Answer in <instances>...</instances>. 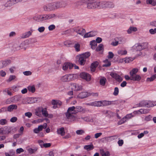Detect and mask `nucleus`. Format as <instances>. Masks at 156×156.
<instances>
[{
    "mask_svg": "<svg viewBox=\"0 0 156 156\" xmlns=\"http://www.w3.org/2000/svg\"><path fill=\"white\" fill-rule=\"evenodd\" d=\"M25 116L29 118H30L31 116L32 115V113L30 112H28L25 113Z\"/></svg>",
    "mask_w": 156,
    "mask_h": 156,
    "instance_id": "052dcab7",
    "label": "nucleus"
},
{
    "mask_svg": "<svg viewBox=\"0 0 156 156\" xmlns=\"http://www.w3.org/2000/svg\"><path fill=\"white\" fill-rule=\"evenodd\" d=\"M17 120V118L16 117H12L10 119V121L12 122H15Z\"/></svg>",
    "mask_w": 156,
    "mask_h": 156,
    "instance_id": "680f3d73",
    "label": "nucleus"
},
{
    "mask_svg": "<svg viewBox=\"0 0 156 156\" xmlns=\"http://www.w3.org/2000/svg\"><path fill=\"white\" fill-rule=\"evenodd\" d=\"M116 39H117V41H119V44H122L124 41V38L122 37H117ZM116 40H117V39H116Z\"/></svg>",
    "mask_w": 156,
    "mask_h": 156,
    "instance_id": "09e8293b",
    "label": "nucleus"
},
{
    "mask_svg": "<svg viewBox=\"0 0 156 156\" xmlns=\"http://www.w3.org/2000/svg\"><path fill=\"white\" fill-rule=\"evenodd\" d=\"M23 149L21 148H18L16 150V152L17 154H20L21 152H23Z\"/></svg>",
    "mask_w": 156,
    "mask_h": 156,
    "instance_id": "e2e57ef3",
    "label": "nucleus"
},
{
    "mask_svg": "<svg viewBox=\"0 0 156 156\" xmlns=\"http://www.w3.org/2000/svg\"><path fill=\"white\" fill-rule=\"evenodd\" d=\"M11 62L10 60L0 61V68L6 67L11 63Z\"/></svg>",
    "mask_w": 156,
    "mask_h": 156,
    "instance_id": "9b49d317",
    "label": "nucleus"
},
{
    "mask_svg": "<svg viewBox=\"0 0 156 156\" xmlns=\"http://www.w3.org/2000/svg\"><path fill=\"white\" fill-rule=\"evenodd\" d=\"M32 33V31L26 32L22 34L21 37L23 38H27L31 35Z\"/></svg>",
    "mask_w": 156,
    "mask_h": 156,
    "instance_id": "4be33fe9",
    "label": "nucleus"
},
{
    "mask_svg": "<svg viewBox=\"0 0 156 156\" xmlns=\"http://www.w3.org/2000/svg\"><path fill=\"white\" fill-rule=\"evenodd\" d=\"M107 81L106 79L104 77L101 76L100 80L99 83L101 85L104 86Z\"/></svg>",
    "mask_w": 156,
    "mask_h": 156,
    "instance_id": "412c9836",
    "label": "nucleus"
},
{
    "mask_svg": "<svg viewBox=\"0 0 156 156\" xmlns=\"http://www.w3.org/2000/svg\"><path fill=\"white\" fill-rule=\"evenodd\" d=\"M97 32L96 31H91L85 34L83 37L87 38L95 36L97 34Z\"/></svg>",
    "mask_w": 156,
    "mask_h": 156,
    "instance_id": "2eb2a0df",
    "label": "nucleus"
},
{
    "mask_svg": "<svg viewBox=\"0 0 156 156\" xmlns=\"http://www.w3.org/2000/svg\"><path fill=\"white\" fill-rule=\"evenodd\" d=\"M73 77V75L71 74L66 75L61 77L60 80L64 82L69 81H70L71 80V78Z\"/></svg>",
    "mask_w": 156,
    "mask_h": 156,
    "instance_id": "9d476101",
    "label": "nucleus"
},
{
    "mask_svg": "<svg viewBox=\"0 0 156 156\" xmlns=\"http://www.w3.org/2000/svg\"><path fill=\"white\" fill-rule=\"evenodd\" d=\"M146 2L147 4H151L153 6L156 5V0H146Z\"/></svg>",
    "mask_w": 156,
    "mask_h": 156,
    "instance_id": "7c9ffc66",
    "label": "nucleus"
},
{
    "mask_svg": "<svg viewBox=\"0 0 156 156\" xmlns=\"http://www.w3.org/2000/svg\"><path fill=\"white\" fill-rule=\"evenodd\" d=\"M83 110V108L80 106H77L76 107L73 106L69 108L67 112L65 113L66 120L69 122L75 120L76 117L74 114L79 112H82Z\"/></svg>",
    "mask_w": 156,
    "mask_h": 156,
    "instance_id": "f257e3e1",
    "label": "nucleus"
},
{
    "mask_svg": "<svg viewBox=\"0 0 156 156\" xmlns=\"http://www.w3.org/2000/svg\"><path fill=\"white\" fill-rule=\"evenodd\" d=\"M156 105V101L155 103H153L151 101H147L146 104V107L150 108L151 107H153Z\"/></svg>",
    "mask_w": 156,
    "mask_h": 156,
    "instance_id": "bb28decb",
    "label": "nucleus"
},
{
    "mask_svg": "<svg viewBox=\"0 0 156 156\" xmlns=\"http://www.w3.org/2000/svg\"><path fill=\"white\" fill-rule=\"evenodd\" d=\"M7 121L5 119H2L0 120V124L5 125L6 124Z\"/></svg>",
    "mask_w": 156,
    "mask_h": 156,
    "instance_id": "5fc2aeb1",
    "label": "nucleus"
},
{
    "mask_svg": "<svg viewBox=\"0 0 156 156\" xmlns=\"http://www.w3.org/2000/svg\"><path fill=\"white\" fill-rule=\"evenodd\" d=\"M86 61V59L84 57L82 56L81 55H80L78 60V62L79 64L81 65H84Z\"/></svg>",
    "mask_w": 156,
    "mask_h": 156,
    "instance_id": "6ab92c4d",
    "label": "nucleus"
},
{
    "mask_svg": "<svg viewBox=\"0 0 156 156\" xmlns=\"http://www.w3.org/2000/svg\"><path fill=\"white\" fill-rule=\"evenodd\" d=\"M27 89L29 91L32 93H34L35 90V87L34 85L28 86L27 87Z\"/></svg>",
    "mask_w": 156,
    "mask_h": 156,
    "instance_id": "f704fd0d",
    "label": "nucleus"
},
{
    "mask_svg": "<svg viewBox=\"0 0 156 156\" xmlns=\"http://www.w3.org/2000/svg\"><path fill=\"white\" fill-rule=\"evenodd\" d=\"M6 75V73L5 71L2 70L0 71V76L2 77H4Z\"/></svg>",
    "mask_w": 156,
    "mask_h": 156,
    "instance_id": "69168bd1",
    "label": "nucleus"
},
{
    "mask_svg": "<svg viewBox=\"0 0 156 156\" xmlns=\"http://www.w3.org/2000/svg\"><path fill=\"white\" fill-rule=\"evenodd\" d=\"M15 80H17V79H16V76L15 75H10L9 78L7 80V82H10L11 81Z\"/></svg>",
    "mask_w": 156,
    "mask_h": 156,
    "instance_id": "ea45409f",
    "label": "nucleus"
},
{
    "mask_svg": "<svg viewBox=\"0 0 156 156\" xmlns=\"http://www.w3.org/2000/svg\"><path fill=\"white\" fill-rule=\"evenodd\" d=\"M49 16L48 15H37L35 16L34 19V20L37 22H42L48 19Z\"/></svg>",
    "mask_w": 156,
    "mask_h": 156,
    "instance_id": "39448f33",
    "label": "nucleus"
},
{
    "mask_svg": "<svg viewBox=\"0 0 156 156\" xmlns=\"http://www.w3.org/2000/svg\"><path fill=\"white\" fill-rule=\"evenodd\" d=\"M110 75L112 77L115 79L119 82H121L122 80V78L119 75L115 73H111Z\"/></svg>",
    "mask_w": 156,
    "mask_h": 156,
    "instance_id": "f8f14e48",
    "label": "nucleus"
},
{
    "mask_svg": "<svg viewBox=\"0 0 156 156\" xmlns=\"http://www.w3.org/2000/svg\"><path fill=\"white\" fill-rule=\"evenodd\" d=\"M137 29L136 27H130L127 30V33L129 34L131 33L132 31L136 32L137 31Z\"/></svg>",
    "mask_w": 156,
    "mask_h": 156,
    "instance_id": "c756f323",
    "label": "nucleus"
},
{
    "mask_svg": "<svg viewBox=\"0 0 156 156\" xmlns=\"http://www.w3.org/2000/svg\"><path fill=\"white\" fill-rule=\"evenodd\" d=\"M138 71V69H132L130 71L129 74L131 77V80L139 81L141 79L140 76L139 75L136 74Z\"/></svg>",
    "mask_w": 156,
    "mask_h": 156,
    "instance_id": "f03ea898",
    "label": "nucleus"
},
{
    "mask_svg": "<svg viewBox=\"0 0 156 156\" xmlns=\"http://www.w3.org/2000/svg\"><path fill=\"white\" fill-rule=\"evenodd\" d=\"M156 79V74L154 75H152L151 77L150 78H147V81H152Z\"/></svg>",
    "mask_w": 156,
    "mask_h": 156,
    "instance_id": "a19ab883",
    "label": "nucleus"
},
{
    "mask_svg": "<svg viewBox=\"0 0 156 156\" xmlns=\"http://www.w3.org/2000/svg\"><path fill=\"white\" fill-rule=\"evenodd\" d=\"M73 67H74V68H79L78 66L70 62H65L63 65L62 68H72Z\"/></svg>",
    "mask_w": 156,
    "mask_h": 156,
    "instance_id": "0eeeda50",
    "label": "nucleus"
},
{
    "mask_svg": "<svg viewBox=\"0 0 156 156\" xmlns=\"http://www.w3.org/2000/svg\"><path fill=\"white\" fill-rule=\"evenodd\" d=\"M114 6V5L112 2L106 1L105 8H113Z\"/></svg>",
    "mask_w": 156,
    "mask_h": 156,
    "instance_id": "a878e982",
    "label": "nucleus"
},
{
    "mask_svg": "<svg viewBox=\"0 0 156 156\" xmlns=\"http://www.w3.org/2000/svg\"><path fill=\"white\" fill-rule=\"evenodd\" d=\"M103 49V45L102 44H100L96 48V51H99Z\"/></svg>",
    "mask_w": 156,
    "mask_h": 156,
    "instance_id": "79ce46f5",
    "label": "nucleus"
},
{
    "mask_svg": "<svg viewBox=\"0 0 156 156\" xmlns=\"http://www.w3.org/2000/svg\"><path fill=\"white\" fill-rule=\"evenodd\" d=\"M80 76L81 78L87 81H89L91 80L90 75L87 73L85 72L81 73Z\"/></svg>",
    "mask_w": 156,
    "mask_h": 156,
    "instance_id": "1a4fd4ad",
    "label": "nucleus"
},
{
    "mask_svg": "<svg viewBox=\"0 0 156 156\" xmlns=\"http://www.w3.org/2000/svg\"><path fill=\"white\" fill-rule=\"evenodd\" d=\"M136 46L135 47L136 51H140L142 50V48H141V46L140 44V43H138L136 44Z\"/></svg>",
    "mask_w": 156,
    "mask_h": 156,
    "instance_id": "8fccbe9b",
    "label": "nucleus"
},
{
    "mask_svg": "<svg viewBox=\"0 0 156 156\" xmlns=\"http://www.w3.org/2000/svg\"><path fill=\"white\" fill-rule=\"evenodd\" d=\"M140 44L142 48V50L145 49L148 47V44L147 43L144 42L142 43H140Z\"/></svg>",
    "mask_w": 156,
    "mask_h": 156,
    "instance_id": "49530a36",
    "label": "nucleus"
},
{
    "mask_svg": "<svg viewBox=\"0 0 156 156\" xmlns=\"http://www.w3.org/2000/svg\"><path fill=\"white\" fill-rule=\"evenodd\" d=\"M100 151L102 156H109L110 153L108 151H105L103 150H100Z\"/></svg>",
    "mask_w": 156,
    "mask_h": 156,
    "instance_id": "e433bc0d",
    "label": "nucleus"
},
{
    "mask_svg": "<svg viewBox=\"0 0 156 156\" xmlns=\"http://www.w3.org/2000/svg\"><path fill=\"white\" fill-rule=\"evenodd\" d=\"M57 2H53L49 4V10H53L58 8Z\"/></svg>",
    "mask_w": 156,
    "mask_h": 156,
    "instance_id": "dca6fc26",
    "label": "nucleus"
},
{
    "mask_svg": "<svg viewBox=\"0 0 156 156\" xmlns=\"http://www.w3.org/2000/svg\"><path fill=\"white\" fill-rule=\"evenodd\" d=\"M147 101H142L140 103V105L141 107H146Z\"/></svg>",
    "mask_w": 156,
    "mask_h": 156,
    "instance_id": "bf43d9fd",
    "label": "nucleus"
},
{
    "mask_svg": "<svg viewBox=\"0 0 156 156\" xmlns=\"http://www.w3.org/2000/svg\"><path fill=\"white\" fill-rule=\"evenodd\" d=\"M51 103L52 105H53L52 108L54 109H56L59 108L57 105L61 106L62 104V102L58 100L53 99L52 100Z\"/></svg>",
    "mask_w": 156,
    "mask_h": 156,
    "instance_id": "6e6552de",
    "label": "nucleus"
},
{
    "mask_svg": "<svg viewBox=\"0 0 156 156\" xmlns=\"http://www.w3.org/2000/svg\"><path fill=\"white\" fill-rule=\"evenodd\" d=\"M37 151V149H32L31 148H29L28 149L29 153L30 154L34 153Z\"/></svg>",
    "mask_w": 156,
    "mask_h": 156,
    "instance_id": "de8ad7c7",
    "label": "nucleus"
},
{
    "mask_svg": "<svg viewBox=\"0 0 156 156\" xmlns=\"http://www.w3.org/2000/svg\"><path fill=\"white\" fill-rule=\"evenodd\" d=\"M76 133L78 135H82L85 133V132L82 129H80L76 130Z\"/></svg>",
    "mask_w": 156,
    "mask_h": 156,
    "instance_id": "603ef678",
    "label": "nucleus"
},
{
    "mask_svg": "<svg viewBox=\"0 0 156 156\" xmlns=\"http://www.w3.org/2000/svg\"><path fill=\"white\" fill-rule=\"evenodd\" d=\"M45 117H47L48 114L46 108H43L42 107H39L38 108L37 111L35 112V114L37 116H41V113Z\"/></svg>",
    "mask_w": 156,
    "mask_h": 156,
    "instance_id": "20e7f679",
    "label": "nucleus"
},
{
    "mask_svg": "<svg viewBox=\"0 0 156 156\" xmlns=\"http://www.w3.org/2000/svg\"><path fill=\"white\" fill-rule=\"evenodd\" d=\"M14 4L13 3L11 2V0L8 1L4 5L5 7H10Z\"/></svg>",
    "mask_w": 156,
    "mask_h": 156,
    "instance_id": "37998d69",
    "label": "nucleus"
},
{
    "mask_svg": "<svg viewBox=\"0 0 156 156\" xmlns=\"http://www.w3.org/2000/svg\"><path fill=\"white\" fill-rule=\"evenodd\" d=\"M104 64H103L102 66L103 67H108L111 65V62L108 61V59H106L103 61Z\"/></svg>",
    "mask_w": 156,
    "mask_h": 156,
    "instance_id": "b1692460",
    "label": "nucleus"
},
{
    "mask_svg": "<svg viewBox=\"0 0 156 156\" xmlns=\"http://www.w3.org/2000/svg\"><path fill=\"white\" fill-rule=\"evenodd\" d=\"M14 47L17 50H20V49H23L24 50H25L26 49V43L24 41L23 42L20 44L19 46L16 47L15 46V45H14Z\"/></svg>",
    "mask_w": 156,
    "mask_h": 156,
    "instance_id": "a211bd4d",
    "label": "nucleus"
},
{
    "mask_svg": "<svg viewBox=\"0 0 156 156\" xmlns=\"http://www.w3.org/2000/svg\"><path fill=\"white\" fill-rule=\"evenodd\" d=\"M90 52H87L81 55L83 57H84V58H85V59H86L87 58H88L90 56Z\"/></svg>",
    "mask_w": 156,
    "mask_h": 156,
    "instance_id": "a18cd8bd",
    "label": "nucleus"
},
{
    "mask_svg": "<svg viewBox=\"0 0 156 156\" xmlns=\"http://www.w3.org/2000/svg\"><path fill=\"white\" fill-rule=\"evenodd\" d=\"M57 4L58 5V7H65L66 5V3L64 2L63 1H61L60 2H57Z\"/></svg>",
    "mask_w": 156,
    "mask_h": 156,
    "instance_id": "c9c22d12",
    "label": "nucleus"
},
{
    "mask_svg": "<svg viewBox=\"0 0 156 156\" xmlns=\"http://www.w3.org/2000/svg\"><path fill=\"white\" fill-rule=\"evenodd\" d=\"M14 99L17 101H20L21 98L20 95H16L14 96Z\"/></svg>",
    "mask_w": 156,
    "mask_h": 156,
    "instance_id": "6e6d98bb",
    "label": "nucleus"
},
{
    "mask_svg": "<svg viewBox=\"0 0 156 156\" xmlns=\"http://www.w3.org/2000/svg\"><path fill=\"white\" fill-rule=\"evenodd\" d=\"M148 110L146 109H141L137 112H138L141 114H145L148 112Z\"/></svg>",
    "mask_w": 156,
    "mask_h": 156,
    "instance_id": "864d4df0",
    "label": "nucleus"
},
{
    "mask_svg": "<svg viewBox=\"0 0 156 156\" xmlns=\"http://www.w3.org/2000/svg\"><path fill=\"white\" fill-rule=\"evenodd\" d=\"M92 103L93 106H101V101H94L92 102Z\"/></svg>",
    "mask_w": 156,
    "mask_h": 156,
    "instance_id": "4c0bfd02",
    "label": "nucleus"
},
{
    "mask_svg": "<svg viewBox=\"0 0 156 156\" xmlns=\"http://www.w3.org/2000/svg\"><path fill=\"white\" fill-rule=\"evenodd\" d=\"M58 133L60 134L61 136H63L65 134V131L64 128L62 127L57 129Z\"/></svg>",
    "mask_w": 156,
    "mask_h": 156,
    "instance_id": "473e14b6",
    "label": "nucleus"
},
{
    "mask_svg": "<svg viewBox=\"0 0 156 156\" xmlns=\"http://www.w3.org/2000/svg\"><path fill=\"white\" fill-rule=\"evenodd\" d=\"M134 59V58L131 57L126 58L124 59V61L125 63H129L133 61Z\"/></svg>",
    "mask_w": 156,
    "mask_h": 156,
    "instance_id": "58836bf2",
    "label": "nucleus"
},
{
    "mask_svg": "<svg viewBox=\"0 0 156 156\" xmlns=\"http://www.w3.org/2000/svg\"><path fill=\"white\" fill-rule=\"evenodd\" d=\"M90 94L89 92H83L80 93L77 97L79 98L83 99L90 96Z\"/></svg>",
    "mask_w": 156,
    "mask_h": 156,
    "instance_id": "ddd939ff",
    "label": "nucleus"
},
{
    "mask_svg": "<svg viewBox=\"0 0 156 156\" xmlns=\"http://www.w3.org/2000/svg\"><path fill=\"white\" fill-rule=\"evenodd\" d=\"M84 148L88 151L93 150L94 148V147L92 144L85 145L84 147Z\"/></svg>",
    "mask_w": 156,
    "mask_h": 156,
    "instance_id": "c85d7f7f",
    "label": "nucleus"
},
{
    "mask_svg": "<svg viewBox=\"0 0 156 156\" xmlns=\"http://www.w3.org/2000/svg\"><path fill=\"white\" fill-rule=\"evenodd\" d=\"M119 93V89L117 87L115 88L114 92L113 94L115 96H117L118 95Z\"/></svg>",
    "mask_w": 156,
    "mask_h": 156,
    "instance_id": "3c124183",
    "label": "nucleus"
},
{
    "mask_svg": "<svg viewBox=\"0 0 156 156\" xmlns=\"http://www.w3.org/2000/svg\"><path fill=\"white\" fill-rule=\"evenodd\" d=\"M99 64V62L98 61H95L92 63L90 66V68H96Z\"/></svg>",
    "mask_w": 156,
    "mask_h": 156,
    "instance_id": "72a5a7b5",
    "label": "nucleus"
},
{
    "mask_svg": "<svg viewBox=\"0 0 156 156\" xmlns=\"http://www.w3.org/2000/svg\"><path fill=\"white\" fill-rule=\"evenodd\" d=\"M17 106L16 105L12 104L9 105L7 108V110L9 112H12L14 109H17Z\"/></svg>",
    "mask_w": 156,
    "mask_h": 156,
    "instance_id": "aec40b11",
    "label": "nucleus"
},
{
    "mask_svg": "<svg viewBox=\"0 0 156 156\" xmlns=\"http://www.w3.org/2000/svg\"><path fill=\"white\" fill-rule=\"evenodd\" d=\"M132 114H128L126 115L125 117L123 118L122 119L123 120V121H125V122L126 121V119H129L131 117Z\"/></svg>",
    "mask_w": 156,
    "mask_h": 156,
    "instance_id": "4d7b16f0",
    "label": "nucleus"
},
{
    "mask_svg": "<svg viewBox=\"0 0 156 156\" xmlns=\"http://www.w3.org/2000/svg\"><path fill=\"white\" fill-rule=\"evenodd\" d=\"M150 33L152 34H153L156 33V28H155L154 29H151L149 30Z\"/></svg>",
    "mask_w": 156,
    "mask_h": 156,
    "instance_id": "0e129e2a",
    "label": "nucleus"
},
{
    "mask_svg": "<svg viewBox=\"0 0 156 156\" xmlns=\"http://www.w3.org/2000/svg\"><path fill=\"white\" fill-rule=\"evenodd\" d=\"M71 86L72 89L75 91L80 90L82 88V86L81 85L77 83L72 84Z\"/></svg>",
    "mask_w": 156,
    "mask_h": 156,
    "instance_id": "4468645a",
    "label": "nucleus"
},
{
    "mask_svg": "<svg viewBox=\"0 0 156 156\" xmlns=\"http://www.w3.org/2000/svg\"><path fill=\"white\" fill-rule=\"evenodd\" d=\"M115 101H101V106H107L115 104Z\"/></svg>",
    "mask_w": 156,
    "mask_h": 156,
    "instance_id": "f3484780",
    "label": "nucleus"
},
{
    "mask_svg": "<svg viewBox=\"0 0 156 156\" xmlns=\"http://www.w3.org/2000/svg\"><path fill=\"white\" fill-rule=\"evenodd\" d=\"M90 45H91V48L93 49H94L96 48L97 45V42L94 40L90 42Z\"/></svg>",
    "mask_w": 156,
    "mask_h": 156,
    "instance_id": "cd10ccee",
    "label": "nucleus"
},
{
    "mask_svg": "<svg viewBox=\"0 0 156 156\" xmlns=\"http://www.w3.org/2000/svg\"><path fill=\"white\" fill-rule=\"evenodd\" d=\"M63 59V58L62 57H61L58 58L56 61L57 64L58 65L62 63Z\"/></svg>",
    "mask_w": 156,
    "mask_h": 156,
    "instance_id": "13d9d810",
    "label": "nucleus"
},
{
    "mask_svg": "<svg viewBox=\"0 0 156 156\" xmlns=\"http://www.w3.org/2000/svg\"><path fill=\"white\" fill-rule=\"evenodd\" d=\"M98 4L96 0H88L87 7L89 9H94L98 8Z\"/></svg>",
    "mask_w": 156,
    "mask_h": 156,
    "instance_id": "7ed1b4c3",
    "label": "nucleus"
},
{
    "mask_svg": "<svg viewBox=\"0 0 156 156\" xmlns=\"http://www.w3.org/2000/svg\"><path fill=\"white\" fill-rule=\"evenodd\" d=\"M118 53L119 55H123L126 54L127 51L126 50H120L118 51Z\"/></svg>",
    "mask_w": 156,
    "mask_h": 156,
    "instance_id": "c03bdc74",
    "label": "nucleus"
},
{
    "mask_svg": "<svg viewBox=\"0 0 156 156\" xmlns=\"http://www.w3.org/2000/svg\"><path fill=\"white\" fill-rule=\"evenodd\" d=\"M78 31V32H77V34L82 36H83L85 33L86 30L85 29L82 28L80 27Z\"/></svg>",
    "mask_w": 156,
    "mask_h": 156,
    "instance_id": "2f4dec72",
    "label": "nucleus"
},
{
    "mask_svg": "<svg viewBox=\"0 0 156 156\" xmlns=\"http://www.w3.org/2000/svg\"><path fill=\"white\" fill-rule=\"evenodd\" d=\"M117 138V136H110L106 137H105V139L108 141L110 142Z\"/></svg>",
    "mask_w": 156,
    "mask_h": 156,
    "instance_id": "393cba45",
    "label": "nucleus"
},
{
    "mask_svg": "<svg viewBox=\"0 0 156 156\" xmlns=\"http://www.w3.org/2000/svg\"><path fill=\"white\" fill-rule=\"evenodd\" d=\"M114 54L112 52H108V58H112L114 56Z\"/></svg>",
    "mask_w": 156,
    "mask_h": 156,
    "instance_id": "338daca9",
    "label": "nucleus"
},
{
    "mask_svg": "<svg viewBox=\"0 0 156 156\" xmlns=\"http://www.w3.org/2000/svg\"><path fill=\"white\" fill-rule=\"evenodd\" d=\"M98 8H105L106 1L98 2Z\"/></svg>",
    "mask_w": 156,
    "mask_h": 156,
    "instance_id": "5701e85b",
    "label": "nucleus"
},
{
    "mask_svg": "<svg viewBox=\"0 0 156 156\" xmlns=\"http://www.w3.org/2000/svg\"><path fill=\"white\" fill-rule=\"evenodd\" d=\"M44 27H39L38 28V30L41 33L43 32L44 31Z\"/></svg>",
    "mask_w": 156,
    "mask_h": 156,
    "instance_id": "774afa93",
    "label": "nucleus"
},
{
    "mask_svg": "<svg viewBox=\"0 0 156 156\" xmlns=\"http://www.w3.org/2000/svg\"><path fill=\"white\" fill-rule=\"evenodd\" d=\"M69 47H74L76 51H79L80 50V45L79 44L76 43V41H70L68 44Z\"/></svg>",
    "mask_w": 156,
    "mask_h": 156,
    "instance_id": "423d86ee",
    "label": "nucleus"
}]
</instances>
